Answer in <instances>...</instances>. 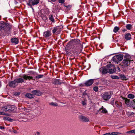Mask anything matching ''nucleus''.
<instances>
[{"instance_id":"7","label":"nucleus","mask_w":135,"mask_h":135,"mask_svg":"<svg viewBox=\"0 0 135 135\" xmlns=\"http://www.w3.org/2000/svg\"><path fill=\"white\" fill-rule=\"evenodd\" d=\"M51 35L50 31L47 30L44 32L43 37H44L47 38L50 36Z\"/></svg>"},{"instance_id":"18","label":"nucleus","mask_w":135,"mask_h":135,"mask_svg":"<svg viewBox=\"0 0 135 135\" xmlns=\"http://www.w3.org/2000/svg\"><path fill=\"white\" fill-rule=\"evenodd\" d=\"M122 98L123 99L125 100V103L127 105V106L130 107V105H129L128 104L129 103L130 100L129 99H128L127 98H124L123 97H122Z\"/></svg>"},{"instance_id":"52","label":"nucleus","mask_w":135,"mask_h":135,"mask_svg":"<svg viewBox=\"0 0 135 135\" xmlns=\"http://www.w3.org/2000/svg\"><path fill=\"white\" fill-rule=\"evenodd\" d=\"M132 104L133 105H134L135 104L134 103V102L132 101V102L130 104Z\"/></svg>"},{"instance_id":"45","label":"nucleus","mask_w":135,"mask_h":135,"mask_svg":"<svg viewBox=\"0 0 135 135\" xmlns=\"http://www.w3.org/2000/svg\"><path fill=\"white\" fill-rule=\"evenodd\" d=\"M13 120V119H11L10 118H9V119H8V121H10L11 122H12Z\"/></svg>"},{"instance_id":"54","label":"nucleus","mask_w":135,"mask_h":135,"mask_svg":"<svg viewBox=\"0 0 135 135\" xmlns=\"http://www.w3.org/2000/svg\"><path fill=\"white\" fill-rule=\"evenodd\" d=\"M117 68L118 69L119 71L120 70V69L118 67H117Z\"/></svg>"},{"instance_id":"38","label":"nucleus","mask_w":135,"mask_h":135,"mask_svg":"<svg viewBox=\"0 0 135 135\" xmlns=\"http://www.w3.org/2000/svg\"><path fill=\"white\" fill-rule=\"evenodd\" d=\"M93 90L95 91H97L98 90V88L97 86H95L94 87Z\"/></svg>"},{"instance_id":"55","label":"nucleus","mask_w":135,"mask_h":135,"mask_svg":"<svg viewBox=\"0 0 135 135\" xmlns=\"http://www.w3.org/2000/svg\"><path fill=\"white\" fill-rule=\"evenodd\" d=\"M123 126H120V127H119V128H123Z\"/></svg>"},{"instance_id":"17","label":"nucleus","mask_w":135,"mask_h":135,"mask_svg":"<svg viewBox=\"0 0 135 135\" xmlns=\"http://www.w3.org/2000/svg\"><path fill=\"white\" fill-rule=\"evenodd\" d=\"M125 38L127 40H129L131 38V35L129 33L126 34L125 36Z\"/></svg>"},{"instance_id":"36","label":"nucleus","mask_w":135,"mask_h":135,"mask_svg":"<svg viewBox=\"0 0 135 135\" xmlns=\"http://www.w3.org/2000/svg\"><path fill=\"white\" fill-rule=\"evenodd\" d=\"M120 78L122 79H126V76L123 74H121L120 75Z\"/></svg>"},{"instance_id":"53","label":"nucleus","mask_w":135,"mask_h":135,"mask_svg":"<svg viewBox=\"0 0 135 135\" xmlns=\"http://www.w3.org/2000/svg\"><path fill=\"white\" fill-rule=\"evenodd\" d=\"M51 1L53 2H55L57 0H51Z\"/></svg>"},{"instance_id":"9","label":"nucleus","mask_w":135,"mask_h":135,"mask_svg":"<svg viewBox=\"0 0 135 135\" xmlns=\"http://www.w3.org/2000/svg\"><path fill=\"white\" fill-rule=\"evenodd\" d=\"M8 85L9 86L13 88H14L17 85L15 80L10 82Z\"/></svg>"},{"instance_id":"41","label":"nucleus","mask_w":135,"mask_h":135,"mask_svg":"<svg viewBox=\"0 0 135 135\" xmlns=\"http://www.w3.org/2000/svg\"><path fill=\"white\" fill-rule=\"evenodd\" d=\"M116 59H117L116 58H115V59H114V57H113V61L115 62H117V63L118 62L117 61Z\"/></svg>"},{"instance_id":"21","label":"nucleus","mask_w":135,"mask_h":135,"mask_svg":"<svg viewBox=\"0 0 135 135\" xmlns=\"http://www.w3.org/2000/svg\"><path fill=\"white\" fill-rule=\"evenodd\" d=\"M99 110L101 112L103 113H105L107 112V110L103 106L99 109Z\"/></svg>"},{"instance_id":"22","label":"nucleus","mask_w":135,"mask_h":135,"mask_svg":"<svg viewBox=\"0 0 135 135\" xmlns=\"http://www.w3.org/2000/svg\"><path fill=\"white\" fill-rule=\"evenodd\" d=\"M49 19L52 22H54V20L52 15H50L49 17Z\"/></svg>"},{"instance_id":"8","label":"nucleus","mask_w":135,"mask_h":135,"mask_svg":"<svg viewBox=\"0 0 135 135\" xmlns=\"http://www.w3.org/2000/svg\"><path fill=\"white\" fill-rule=\"evenodd\" d=\"M79 118L81 120L84 122H88L89 120L88 118L82 115L80 116Z\"/></svg>"},{"instance_id":"51","label":"nucleus","mask_w":135,"mask_h":135,"mask_svg":"<svg viewBox=\"0 0 135 135\" xmlns=\"http://www.w3.org/2000/svg\"><path fill=\"white\" fill-rule=\"evenodd\" d=\"M35 73L34 72H32V73H31V74H32V75H35Z\"/></svg>"},{"instance_id":"6","label":"nucleus","mask_w":135,"mask_h":135,"mask_svg":"<svg viewBox=\"0 0 135 135\" xmlns=\"http://www.w3.org/2000/svg\"><path fill=\"white\" fill-rule=\"evenodd\" d=\"M61 29L59 27H56L54 28L52 30V32L53 34L56 33L57 34L59 33Z\"/></svg>"},{"instance_id":"19","label":"nucleus","mask_w":135,"mask_h":135,"mask_svg":"<svg viewBox=\"0 0 135 135\" xmlns=\"http://www.w3.org/2000/svg\"><path fill=\"white\" fill-rule=\"evenodd\" d=\"M9 105H7V106H4L2 107L1 108V110L3 111H5V112L8 111L9 108Z\"/></svg>"},{"instance_id":"49","label":"nucleus","mask_w":135,"mask_h":135,"mask_svg":"<svg viewBox=\"0 0 135 135\" xmlns=\"http://www.w3.org/2000/svg\"><path fill=\"white\" fill-rule=\"evenodd\" d=\"M83 94H84V95H87V96L88 97H89V96H88V95H87V94L85 92H84V93Z\"/></svg>"},{"instance_id":"5","label":"nucleus","mask_w":135,"mask_h":135,"mask_svg":"<svg viewBox=\"0 0 135 135\" xmlns=\"http://www.w3.org/2000/svg\"><path fill=\"white\" fill-rule=\"evenodd\" d=\"M74 45H77L79 47L80 50L82 48V45L80 41L79 40H73Z\"/></svg>"},{"instance_id":"13","label":"nucleus","mask_w":135,"mask_h":135,"mask_svg":"<svg viewBox=\"0 0 135 135\" xmlns=\"http://www.w3.org/2000/svg\"><path fill=\"white\" fill-rule=\"evenodd\" d=\"M115 58H116L118 60L121 61L123 58V56L122 55H118L114 57V59Z\"/></svg>"},{"instance_id":"11","label":"nucleus","mask_w":135,"mask_h":135,"mask_svg":"<svg viewBox=\"0 0 135 135\" xmlns=\"http://www.w3.org/2000/svg\"><path fill=\"white\" fill-rule=\"evenodd\" d=\"M29 3L31 4L33 6L37 5L39 3V0H29Z\"/></svg>"},{"instance_id":"32","label":"nucleus","mask_w":135,"mask_h":135,"mask_svg":"<svg viewBox=\"0 0 135 135\" xmlns=\"http://www.w3.org/2000/svg\"><path fill=\"white\" fill-rule=\"evenodd\" d=\"M133 102H134V103L135 104L134 105H133L132 104H130V107H131L135 109V99H134L133 100Z\"/></svg>"},{"instance_id":"16","label":"nucleus","mask_w":135,"mask_h":135,"mask_svg":"<svg viewBox=\"0 0 135 135\" xmlns=\"http://www.w3.org/2000/svg\"><path fill=\"white\" fill-rule=\"evenodd\" d=\"M73 45H74L73 43V40H72L70 41L68 43L66 46L68 47L71 48V47Z\"/></svg>"},{"instance_id":"20","label":"nucleus","mask_w":135,"mask_h":135,"mask_svg":"<svg viewBox=\"0 0 135 135\" xmlns=\"http://www.w3.org/2000/svg\"><path fill=\"white\" fill-rule=\"evenodd\" d=\"M11 41L12 43L15 44H17L18 42L17 38H12L11 39Z\"/></svg>"},{"instance_id":"58","label":"nucleus","mask_w":135,"mask_h":135,"mask_svg":"<svg viewBox=\"0 0 135 135\" xmlns=\"http://www.w3.org/2000/svg\"><path fill=\"white\" fill-rule=\"evenodd\" d=\"M37 135V134H35V135Z\"/></svg>"},{"instance_id":"47","label":"nucleus","mask_w":135,"mask_h":135,"mask_svg":"<svg viewBox=\"0 0 135 135\" xmlns=\"http://www.w3.org/2000/svg\"><path fill=\"white\" fill-rule=\"evenodd\" d=\"M4 127L3 126H0V129H4Z\"/></svg>"},{"instance_id":"33","label":"nucleus","mask_w":135,"mask_h":135,"mask_svg":"<svg viewBox=\"0 0 135 135\" xmlns=\"http://www.w3.org/2000/svg\"><path fill=\"white\" fill-rule=\"evenodd\" d=\"M108 73H113L114 72V69H109V70H108Z\"/></svg>"},{"instance_id":"46","label":"nucleus","mask_w":135,"mask_h":135,"mask_svg":"<svg viewBox=\"0 0 135 135\" xmlns=\"http://www.w3.org/2000/svg\"><path fill=\"white\" fill-rule=\"evenodd\" d=\"M13 132L15 133H17V132L16 130L14 129L13 130Z\"/></svg>"},{"instance_id":"37","label":"nucleus","mask_w":135,"mask_h":135,"mask_svg":"<svg viewBox=\"0 0 135 135\" xmlns=\"http://www.w3.org/2000/svg\"><path fill=\"white\" fill-rule=\"evenodd\" d=\"M42 19L45 21H46V20H47V18L46 17V16H43L42 17Z\"/></svg>"},{"instance_id":"26","label":"nucleus","mask_w":135,"mask_h":135,"mask_svg":"<svg viewBox=\"0 0 135 135\" xmlns=\"http://www.w3.org/2000/svg\"><path fill=\"white\" fill-rule=\"evenodd\" d=\"M108 73V70L107 69H103L102 71V73L103 74H105L107 73Z\"/></svg>"},{"instance_id":"12","label":"nucleus","mask_w":135,"mask_h":135,"mask_svg":"<svg viewBox=\"0 0 135 135\" xmlns=\"http://www.w3.org/2000/svg\"><path fill=\"white\" fill-rule=\"evenodd\" d=\"M25 96V97L29 99L33 98L35 97V95L33 94L28 93L26 94Z\"/></svg>"},{"instance_id":"25","label":"nucleus","mask_w":135,"mask_h":135,"mask_svg":"<svg viewBox=\"0 0 135 135\" xmlns=\"http://www.w3.org/2000/svg\"><path fill=\"white\" fill-rule=\"evenodd\" d=\"M119 30V27L117 26H115L114 27L113 30V31L114 32L116 33Z\"/></svg>"},{"instance_id":"48","label":"nucleus","mask_w":135,"mask_h":135,"mask_svg":"<svg viewBox=\"0 0 135 135\" xmlns=\"http://www.w3.org/2000/svg\"><path fill=\"white\" fill-rule=\"evenodd\" d=\"M132 133H135V129L132 130Z\"/></svg>"},{"instance_id":"14","label":"nucleus","mask_w":135,"mask_h":135,"mask_svg":"<svg viewBox=\"0 0 135 135\" xmlns=\"http://www.w3.org/2000/svg\"><path fill=\"white\" fill-rule=\"evenodd\" d=\"M31 93L34 95H41V93L39 91L36 90L32 91Z\"/></svg>"},{"instance_id":"42","label":"nucleus","mask_w":135,"mask_h":135,"mask_svg":"<svg viewBox=\"0 0 135 135\" xmlns=\"http://www.w3.org/2000/svg\"><path fill=\"white\" fill-rule=\"evenodd\" d=\"M82 104L83 105H86V103L85 101H83L82 102Z\"/></svg>"},{"instance_id":"43","label":"nucleus","mask_w":135,"mask_h":135,"mask_svg":"<svg viewBox=\"0 0 135 135\" xmlns=\"http://www.w3.org/2000/svg\"><path fill=\"white\" fill-rule=\"evenodd\" d=\"M127 133H132V131L131 130L130 131H129L127 132Z\"/></svg>"},{"instance_id":"30","label":"nucleus","mask_w":135,"mask_h":135,"mask_svg":"<svg viewBox=\"0 0 135 135\" xmlns=\"http://www.w3.org/2000/svg\"><path fill=\"white\" fill-rule=\"evenodd\" d=\"M43 75H39L36 76L35 78L36 79H38L40 78H42L43 77Z\"/></svg>"},{"instance_id":"56","label":"nucleus","mask_w":135,"mask_h":135,"mask_svg":"<svg viewBox=\"0 0 135 135\" xmlns=\"http://www.w3.org/2000/svg\"><path fill=\"white\" fill-rule=\"evenodd\" d=\"M65 6V7H66L67 8H68V7H69V6H68H68Z\"/></svg>"},{"instance_id":"23","label":"nucleus","mask_w":135,"mask_h":135,"mask_svg":"<svg viewBox=\"0 0 135 135\" xmlns=\"http://www.w3.org/2000/svg\"><path fill=\"white\" fill-rule=\"evenodd\" d=\"M128 98L130 99H133L134 98V96L133 94H129L128 95Z\"/></svg>"},{"instance_id":"34","label":"nucleus","mask_w":135,"mask_h":135,"mask_svg":"<svg viewBox=\"0 0 135 135\" xmlns=\"http://www.w3.org/2000/svg\"><path fill=\"white\" fill-rule=\"evenodd\" d=\"M55 84H61V82L59 81V80L57 79H56L55 80Z\"/></svg>"},{"instance_id":"28","label":"nucleus","mask_w":135,"mask_h":135,"mask_svg":"<svg viewBox=\"0 0 135 135\" xmlns=\"http://www.w3.org/2000/svg\"><path fill=\"white\" fill-rule=\"evenodd\" d=\"M49 104L52 106H57L58 105V104L56 103L51 102L49 103Z\"/></svg>"},{"instance_id":"50","label":"nucleus","mask_w":135,"mask_h":135,"mask_svg":"<svg viewBox=\"0 0 135 135\" xmlns=\"http://www.w3.org/2000/svg\"><path fill=\"white\" fill-rule=\"evenodd\" d=\"M36 134L37 135H39L40 134V133L38 132H36Z\"/></svg>"},{"instance_id":"4","label":"nucleus","mask_w":135,"mask_h":135,"mask_svg":"<svg viewBox=\"0 0 135 135\" xmlns=\"http://www.w3.org/2000/svg\"><path fill=\"white\" fill-rule=\"evenodd\" d=\"M102 97L104 100H108L111 98L110 93L108 92H105L103 94Z\"/></svg>"},{"instance_id":"15","label":"nucleus","mask_w":135,"mask_h":135,"mask_svg":"<svg viewBox=\"0 0 135 135\" xmlns=\"http://www.w3.org/2000/svg\"><path fill=\"white\" fill-rule=\"evenodd\" d=\"M9 109H8V112H11L15 110L16 108V107L15 106L9 105Z\"/></svg>"},{"instance_id":"31","label":"nucleus","mask_w":135,"mask_h":135,"mask_svg":"<svg viewBox=\"0 0 135 135\" xmlns=\"http://www.w3.org/2000/svg\"><path fill=\"white\" fill-rule=\"evenodd\" d=\"M126 27L128 30H130L132 27V26L131 24L127 25Z\"/></svg>"},{"instance_id":"44","label":"nucleus","mask_w":135,"mask_h":135,"mask_svg":"<svg viewBox=\"0 0 135 135\" xmlns=\"http://www.w3.org/2000/svg\"><path fill=\"white\" fill-rule=\"evenodd\" d=\"M27 4L29 6H31V7L32 8V9H33V8L31 6V3H30L29 2V3H27Z\"/></svg>"},{"instance_id":"10","label":"nucleus","mask_w":135,"mask_h":135,"mask_svg":"<svg viewBox=\"0 0 135 135\" xmlns=\"http://www.w3.org/2000/svg\"><path fill=\"white\" fill-rule=\"evenodd\" d=\"M94 82L93 79H90L86 81L85 83V84L87 86H90L92 85Z\"/></svg>"},{"instance_id":"57","label":"nucleus","mask_w":135,"mask_h":135,"mask_svg":"<svg viewBox=\"0 0 135 135\" xmlns=\"http://www.w3.org/2000/svg\"><path fill=\"white\" fill-rule=\"evenodd\" d=\"M1 81H0V87H1Z\"/></svg>"},{"instance_id":"1","label":"nucleus","mask_w":135,"mask_h":135,"mask_svg":"<svg viewBox=\"0 0 135 135\" xmlns=\"http://www.w3.org/2000/svg\"><path fill=\"white\" fill-rule=\"evenodd\" d=\"M130 58V57L129 55H126L124 56V58L123 61L122 65V68H125L129 65L131 61H132Z\"/></svg>"},{"instance_id":"35","label":"nucleus","mask_w":135,"mask_h":135,"mask_svg":"<svg viewBox=\"0 0 135 135\" xmlns=\"http://www.w3.org/2000/svg\"><path fill=\"white\" fill-rule=\"evenodd\" d=\"M0 115H7V116L9 115L8 114L5 113L3 112H1L0 111Z\"/></svg>"},{"instance_id":"24","label":"nucleus","mask_w":135,"mask_h":135,"mask_svg":"<svg viewBox=\"0 0 135 135\" xmlns=\"http://www.w3.org/2000/svg\"><path fill=\"white\" fill-rule=\"evenodd\" d=\"M112 78L114 79H119V77L118 76L115 75H112L111 76Z\"/></svg>"},{"instance_id":"3","label":"nucleus","mask_w":135,"mask_h":135,"mask_svg":"<svg viewBox=\"0 0 135 135\" xmlns=\"http://www.w3.org/2000/svg\"><path fill=\"white\" fill-rule=\"evenodd\" d=\"M11 27L9 24L5 23L3 22H0V30H2L6 31H9Z\"/></svg>"},{"instance_id":"29","label":"nucleus","mask_w":135,"mask_h":135,"mask_svg":"<svg viewBox=\"0 0 135 135\" xmlns=\"http://www.w3.org/2000/svg\"><path fill=\"white\" fill-rule=\"evenodd\" d=\"M115 104L117 107H119L121 106V103L117 101L115 102Z\"/></svg>"},{"instance_id":"2","label":"nucleus","mask_w":135,"mask_h":135,"mask_svg":"<svg viewBox=\"0 0 135 135\" xmlns=\"http://www.w3.org/2000/svg\"><path fill=\"white\" fill-rule=\"evenodd\" d=\"M22 77L23 78V79L19 78L15 80L17 85H18V83H25L24 80H30L31 79H33L32 77L30 76L25 75H23Z\"/></svg>"},{"instance_id":"40","label":"nucleus","mask_w":135,"mask_h":135,"mask_svg":"<svg viewBox=\"0 0 135 135\" xmlns=\"http://www.w3.org/2000/svg\"><path fill=\"white\" fill-rule=\"evenodd\" d=\"M3 119L4 120H8V119H9V117H4L3 118Z\"/></svg>"},{"instance_id":"27","label":"nucleus","mask_w":135,"mask_h":135,"mask_svg":"<svg viewBox=\"0 0 135 135\" xmlns=\"http://www.w3.org/2000/svg\"><path fill=\"white\" fill-rule=\"evenodd\" d=\"M122 134V133H120L119 132H112L111 133V134L112 135H118V134Z\"/></svg>"},{"instance_id":"39","label":"nucleus","mask_w":135,"mask_h":135,"mask_svg":"<svg viewBox=\"0 0 135 135\" xmlns=\"http://www.w3.org/2000/svg\"><path fill=\"white\" fill-rule=\"evenodd\" d=\"M65 2L64 0H59V3H63Z\"/></svg>"}]
</instances>
